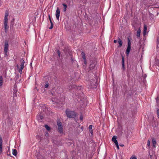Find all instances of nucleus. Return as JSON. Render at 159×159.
Returning a JSON list of instances; mask_svg holds the SVG:
<instances>
[{"instance_id": "obj_26", "label": "nucleus", "mask_w": 159, "mask_h": 159, "mask_svg": "<svg viewBox=\"0 0 159 159\" xmlns=\"http://www.w3.org/2000/svg\"><path fill=\"white\" fill-rule=\"evenodd\" d=\"M155 99H156L157 103H158L159 101V96H158L157 97L155 98Z\"/></svg>"}, {"instance_id": "obj_25", "label": "nucleus", "mask_w": 159, "mask_h": 159, "mask_svg": "<svg viewBox=\"0 0 159 159\" xmlns=\"http://www.w3.org/2000/svg\"><path fill=\"white\" fill-rule=\"evenodd\" d=\"M157 114L158 118H159V109L158 108L157 111Z\"/></svg>"}, {"instance_id": "obj_7", "label": "nucleus", "mask_w": 159, "mask_h": 159, "mask_svg": "<svg viewBox=\"0 0 159 159\" xmlns=\"http://www.w3.org/2000/svg\"><path fill=\"white\" fill-rule=\"evenodd\" d=\"M60 14V10L59 7H57L56 10V17L57 20H59Z\"/></svg>"}, {"instance_id": "obj_1", "label": "nucleus", "mask_w": 159, "mask_h": 159, "mask_svg": "<svg viewBox=\"0 0 159 159\" xmlns=\"http://www.w3.org/2000/svg\"><path fill=\"white\" fill-rule=\"evenodd\" d=\"M66 113L68 118H74L76 116L77 113L74 111H71L70 109H67L66 111Z\"/></svg>"}, {"instance_id": "obj_32", "label": "nucleus", "mask_w": 159, "mask_h": 159, "mask_svg": "<svg viewBox=\"0 0 159 159\" xmlns=\"http://www.w3.org/2000/svg\"><path fill=\"white\" fill-rule=\"evenodd\" d=\"M115 145L117 147V149L118 150H119V146L118 143L117 144H115Z\"/></svg>"}, {"instance_id": "obj_39", "label": "nucleus", "mask_w": 159, "mask_h": 159, "mask_svg": "<svg viewBox=\"0 0 159 159\" xmlns=\"http://www.w3.org/2000/svg\"><path fill=\"white\" fill-rule=\"evenodd\" d=\"M53 26H51L49 28V29H52L53 28Z\"/></svg>"}, {"instance_id": "obj_17", "label": "nucleus", "mask_w": 159, "mask_h": 159, "mask_svg": "<svg viewBox=\"0 0 159 159\" xmlns=\"http://www.w3.org/2000/svg\"><path fill=\"white\" fill-rule=\"evenodd\" d=\"M20 62H21V64L20 65V67H24V65L25 63V61L24 60L21 59L20 60Z\"/></svg>"}, {"instance_id": "obj_27", "label": "nucleus", "mask_w": 159, "mask_h": 159, "mask_svg": "<svg viewBox=\"0 0 159 159\" xmlns=\"http://www.w3.org/2000/svg\"><path fill=\"white\" fill-rule=\"evenodd\" d=\"M92 126H93L92 125H90L89 126V131L93 130L92 129Z\"/></svg>"}, {"instance_id": "obj_31", "label": "nucleus", "mask_w": 159, "mask_h": 159, "mask_svg": "<svg viewBox=\"0 0 159 159\" xmlns=\"http://www.w3.org/2000/svg\"><path fill=\"white\" fill-rule=\"evenodd\" d=\"M57 54L58 56L60 57V52L59 50H58L57 52Z\"/></svg>"}, {"instance_id": "obj_19", "label": "nucleus", "mask_w": 159, "mask_h": 159, "mask_svg": "<svg viewBox=\"0 0 159 159\" xmlns=\"http://www.w3.org/2000/svg\"><path fill=\"white\" fill-rule=\"evenodd\" d=\"M62 5L63 6V7H64V9H63L64 11V12L66 11V8L67 7V5L65 3H63L62 4Z\"/></svg>"}, {"instance_id": "obj_3", "label": "nucleus", "mask_w": 159, "mask_h": 159, "mask_svg": "<svg viewBox=\"0 0 159 159\" xmlns=\"http://www.w3.org/2000/svg\"><path fill=\"white\" fill-rule=\"evenodd\" d=\"M89 87L90 88H96L97 87V80L95 78L93 79H91L89 83Z\"/></svg>"}, {"instance_id": "obj_20", "label": "nucleus", "mask_w": 159, "mask_h": 159, "mask_svg": "<svg viewBox=\"0 0 159 159\" xmlns=\"http://www.w3.org/2000/svg\"><path fill=\"white\" fill-rule=\"evenodd\" d=\"M128 47H131V42L129 38H128Z\"/></svg>"}, {"instance_id": "obj_14", "label": "nucleus", "mask_w": 159, "mask_h": 159, "mask_svg": "<svg viewBox=\"0 0 159 159\" xmlns=\"http://www.w3.org/2000/svg\"><path fill=\"white\" fill-rule=\"evenodd\" d=\"M152 142L153 147H156V140L154 138L152 139Z\"/></svg>"}, {"instance_id": "obj_44", "label": "nucleus", "mask_w": 159, "mask_h": 159, "mask_svg": "<svg viewBox=\"0 0 159 159\" xmlns=\"http://www.w3.org/2000/svg\"><path fill=\"white\" fill-rule=\"evenodd\" d=\"M16 66L18 68L19 67V66L18 64Z\"/></svg>"}, {"instance_id": "obj_22", "label": "nucleus", "mask_w": 159, "mask_h": 159, "mask_svg": "<svg viewBox=\"0 0 159 159\" xmlns=\"http://www.w3.org/2000/svg\"><path fill=\"white\" fill-rule=\"evenodd\" d=\"M81 56L83 59H85V54L84 52H82L81 53Z\"/></svg>"}, {"instance_id": "obj_38", "label": "nucleus", "mask_w": 159, "mask_h": 159, "mask_svg": "<svg viewBox=\"0 0 159 159\" xmlns=\"http://www.w3.org/2000/svg\"><path fill=\"white\" fill-rule=\"evenodd\" d=\"M119 145L120 146H121L122 147H124V145L122 144H120Z\"/></svg>"}, {"instance_id": "obj_45", "label": "nucleus", "mask_w": 159, "mask_h": 159, "mask_svg": "<svg viewBox=\"0 0 159 159\" xmlns=\"http://www.w3.org/2000/svg\"><path fill=\"white\" fill-rule=\"evenodd\" d=\"M48 133H47V134H46V135L47 136H48Z\"/></svg>"}, {"instance_id": "obj_37", "label": "nucleus", "mask_w": 159, "mask_h": 159, "mask_svg": "<svg viewBox=\"0 0 159 159\" xmlns=\"http://www.w3.org/2000/svg\"><path fill=\"white\" fill-rule=\"evenodd\" d=\"M89 131H90V133L92 134H93V130H90Z\"/></svg>"}, {"instance_id": "obj_30", "label": "nucleus", "mask_w": 159, "mask_h": 159, "mask_svg": "<svg viewBox=\"0 0 159 159\" xmlns=\"http://www.w3.org/2000/svg\"><path fill=\"white\" fill-rule=\"evenodd\" d=\"M48 17H49V20L50 21V23H52V21L51 17L50 15H48Z\"/></svg>"}, {"instance_id": "obj_4", "label": "nucleus", "mask_w": 159, "mask_h": 159, "mask_svg": "<svg viewBox=\"0 0 159 159\" xmlns=\"http://www.w3.org/2000/svg\"><path fill=\"white\" fill-rule=\"evenodd\" d=\"M57 124L58 126V131L60 134L63 133V127L61 123L59 121L57 122Z\"/></svg>"}, {"instance_id": "obj_10", "label": "nucleus", "mask_w": 159, "mask_h": 159, "mask_svg": "<svg viewBox=\"0 0 159 159\" xmlns=\"http://www.w3.org/2000/svg\"><path fill=\"white\" fill-rule=\"evenodd\" d=\"M118 43L119 44L118 46V47H120L122 46L123 42L122 40L120 39V38H118Z\"/></svg>"}, {"instance_id": "obj_8", "label": "nucleus", "mask_w": 159, "mask_h": 159, "mask_svg": "<svg viewBox=\"0 0 159 159\" xmlns=\"http://www.w3.org/2000/svg\"><path fill=\"white\" fill-rule=\"evenodd\" d=\"M2 137H0V154H1L2 150Z\"/></svg>"}, {"instance_id": "obj_21", "label": "nucleus", "mask_w": 159, "mask_h": 159, "mask_svg": "<svg viewBox=\"0 0 159 159\" xmlns=\"http://www.w3.org/2000/svg\"><path fill=\"white\" fill-rule=\"evenodd\" d=\"M24 67H20V68L19 70V72L20 74H22L23 73L22 72V70L23 69Z\"/></svg>"}, {"instance_id": "obj_23", "label": "nucleus", "mask_w": 159, "mask_h": 159, "mask_svg": "<svg viewBox=\"0 0 159 159\" xmlns=\"http://www.w3.org/2000/svg\"><path fill=\"white\" fill-rule=\"evenodd\" d=\"M45 128L48 130H49L50 129V127L47 125H45L44 126Z\"/></svg>"}, {"instance_id": "obj_36", "label": "nucleus", "mask_w": 159, "mask_h": 159, "mask_svg": "<svg viewBox=\"0 0 159 159\" xmlns=\"http://www.w3.org/2000/svg\"><path fill=\"white\" fill-rule=\"evenodd\" d=\"M84 3H86L87 0H81Z\"/></svg>"}, {"instance_id": "obj_28", "label": "nucleus", "mask_w": 159, "mask_h": 159, "mask_svg": "<svg viewBox=\"0 0 159 159\" xmlns=\"http://www.w3.org/2000/svg\"><path fill=\"white\" fill-rule=\"evenodd\" d=\"M84 60V63L85 64H86L87 63V62L86 58L85 59H83Z\"/></svg>"}, {"instance_id": "obj_5", "label": "nucleus", "mask_w": 159, "mask_h": 159, "mask_svg": "<svg viewBox=\"0 0 159 159\" xmlns=\"http://www.w3.org/2000/svg\"><path fill=\"white\" fill-rule=\"evenodd\" d=\"M8 41H6L5 42L4 52L6 56H7V52L8 51Z\"/></svg>"}, {"instance_id": "obj_2", "label": "nucleus", "mask_w": 159, "mask_h": 159, "mask_svg": "<svg viewBox=\"0 0 159 159\" xmlns=\"http://www.w3.org/2000/svg\"><path fill=\"white\" fill-rule=\"evenodd\" d=\"M8 15V11L7 10L6 11L4 19V28L5 32H7V30L8 29L9 26L7 25V21H8V19L7 17Z\"/></svg>"}, {"instance_id": "obj_35", "label": "nucleus", "mask_w": 159, "mask_h": 159, "mask_svg": "<svg viewBox=\"0 0 159 159\" xmlns=\"http://www.w3.org/2000/svg\"><path fill=\"white\" fill-rule=\"evenodd\" d=\"M80 119L81 120H82L83 119V116L82 115L80 116Z\"/></svg>"}, {"instance_id": "obj_33", "label": "nucleus", "mask_w": 159, "mask_h": 159, "mask_svg": "<svg viewBox=\"0 0 159 159\" xmlns=\"http://www.w3.org/2000/svg\"><path fill=\"white\" fill-rule=\"evenodd\" d=\"M130 159H137L136 157H131Z\"/></svg>"}, {"instance_id": "obj_24", "label": "nucleus", "mask_w": 159, "mask_h": 159, "mask_svg": "<svg viewBox=\"0 0 159 159\" xmlns=\"http://www.w3.org/2000/svg\"><path fill=\"white\" fill-rule=\"evenodd\" d=\"M38 116H39V119L40 120H42L43 118V117L42 115H38Z\"/></svg>"}, {"instance_id": "obj_41", "label": "nucleus", "mask_w": 159, "mask_h": 159, "mask_svg": "<svg viewBox=\"0 0 159 159\" xmlns=\"http://www.w3.org/2000/svg\"><path fill=\"white\" fill-rule=\"evenodd\" d=\"M150 16L152 18V17L153 16V14H150Z\"/></svg>"}, {"instance_id": "obj_29", "label": "nucleus", "mask_w": 159, "mask_h": 159, "mask_svg": "<svg viewBox=\"0 0 159 159\" xmlns=\"http://www.w3.org/2000/svg\"><path fill=\"white\" fill-rule=\"evenodd\" d=\"M147 145L148 147L150 146V141H149V140H148V142H147Z\"/></svg>"}, {"instance_id": "obj_12", "label": "nucleus", "mask_w": 159, "mask_h": 159, "mask_svg": "<svg viewBox=\"0 0 159 159\" xmlns=\"http://www.w3.org/2000/svg\"><path fill=\"white\" fill-rule=\"evenodd\" d=\"M95 66V64L93 63H91L90 65L89 68L90 70L93 69Z\"/></svg>"}, {"instance_id": "obj_43", "label": "nucleus", "mask_w": 159, "mask_h": 159, "mask_svg": "<svg viewBox=\"0 0 159 159\" xmlns=\"http://www.w3.org/2000/svg\"><path fill=\"white\" fill-rule=\"evenodd\" d=\"M51 24V26H53V24L52 23H52H50Z\"/></svg>"}, {"instance_id": "obj_16", "label": "nucleus", "mask_w": 159, "mask_h": 159, "mask_svg": "<svg viewBox=\"0 0 159 159\" xmlns=\"http://www.w3.org/2000/svg\"><path fill=\"white\" fill-rule=\"evenodd\" d=\"M13 155L15 156H16L17 154V150L16 149H13V152H12Z\"/></svg>"}, {"instance_id": "obj_40", "label": "nucleus", "mask_w": 159, "mask_h": 159, "mask_svg": "<svg viewBox=\"0 0 159 159\" xmlns=\"http://www.w3.org/2000/svg\"><path fill=\"white\" fill-rule=\"evenodd\" d=\"M117 40H114V43H117Z\"/></svg>"}, {"instance_id": "obj_42", "label": "nucleus", "mask_w": 159, "mask_h": 159, "mask_svg": "<svg viewBox=\"0 0 159 159\" xmlns=\"http://www.w3.org/2000/svg\"><path fill=\"white\" fill-rule=\"evenodd\" d=\"M143 77L144 78H146V75H145L143 76Z\"/></svg>"}, {"instance_id": "obj_11", "label": "nucleus", "mask_w": 159, "mask_h": 159, "mask_svg": "<svg viewBox=\"0 0 159 159\" xmlns=\"http://www.w3.org/2000/svg\"><path fill=\"white\" fill-rule=\"evenodd\" d=\"M131 47H127V48L126 51V55L128 56L131 50Z\"/></svg>"}, {"instance_id": "obj_13", "label": "nucleus", "mask_w": 159, "mask_h": 159, "mask_svg": "<svg viewBox=\"0 0 159 159\" xmlns=\"http://www.w3.org/2000/svg\"><path fill=\"white\" fill-rule=\"evenodd\" d=\"M147 27L146 25H144L143 28V34L144 35L146 34L147 30Z\"/></svg>"}, {"instance_id": "obj_18", "label": "nucleus", "mask_w": 159, "mask_h": 159, "mask_svg": "<svg viewBox=\"0 0 159 159\" xmlns=\"http://www.w3.org/2000/svg\"><path fill=\"white\" fill-rule=\"evenodd\" d=\"M3 83V78L2 76H0V86H1L2 85Z\"/></svg>"}, {"instance_id": "obj_6", "label": "nucleus", "mask_w": 159, "mask_h": 159, "mask_svg": "<svg viewBox=\"0 0 159 159\" xmlns=\"http://www.w3.org/2000/svg\"><path fill=\"white\" fill-rule=\"evenodd\" d=\"M121 58H122L121 63H122V70L123 71H124L125 69V64H125V63H124L125 59H124L123 56L122 54H121Z\"/></svg>"}, {"instance_id": "obj_15", "label": "nucleus", "mask_w": 159, "mask_h": 159, "mask_svg": "<svg viewBox=\"0 0 159 159\" xmlns=\"http://www.w3.org/2000/svg\"><path fill=\"white\" fill-rule=\"evenodd\" d=\"M140 32H141L140 29H139L137 31V34H136V35L138 38H139V37H140Z\"/></svg>"}, {"instance_id": "obj_34", "label": "nucleus", "mask_w": 159, "mask_h": 159, "mask_svg": "<svg viewBox=\"0 0 159 159\" xmlns=\"http://www.w3.org/2000/svg\"><path fill=\"white\" fill-rule=\"evenodd\" d=\"M48 84H46L45 85V87L46 88H48Z\"/></svg>"}, {"instance_id": "obj_9", "label": "nucleus", "mask_w": 159, "mask_h": 159, "mask_svg": "<svg viewBox=\"0 0 159 159\" xmlns=\"http://www.w3.org/2000/svg\"><path fill=\"white\" fill-rule=\"evenodd\" d=\"M117 138V136L115 135L113 136L112 139V141L115 143V144L118 143L117 141L116 140Z\"/></svg>"}]
</instances>
